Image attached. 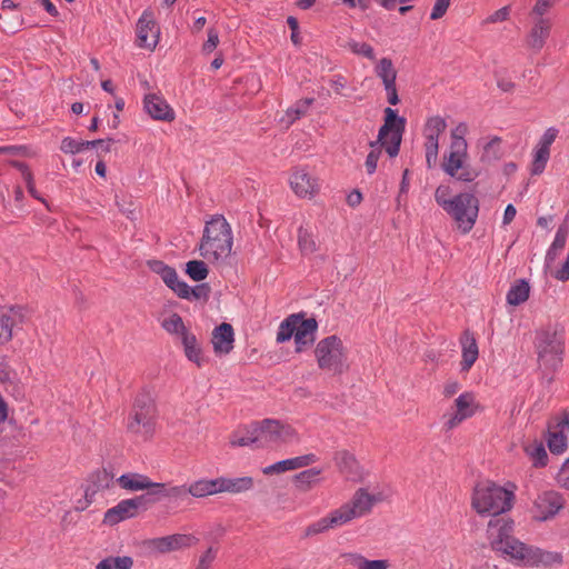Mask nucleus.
<instances>
[{
  "label": "nucleus",
  "mask_w": 569,
  "mask_h": 569,
  "mask_svg": "<svg viewBox=\"0 0 569 569\" xmlns=\"http://www.w3.org/2000/svg\"><path fill=\"white\" fill-rule=\"evenodd\" d=\"M218 480V493L221 492H231V493H240L251 489L253 485V480L251 477H240V478H226L219 477Z\"/></svg>",
  "instance_id": "obj_35"
},
{
  "label": "nucleus",
  "mask_w": 569,
  "mask_h": 569,
  "mask_svg": "<svg viewBox=\"0 0 569 569\" xmlns=\"http://www.w3.org/2000/svg\"><path fill=\"white\" fill-rule=\"evenodd\" d=\"M461 362L460 370L468 372L479 357L477 340L470 331H465L460 338Z\"/></svg>",
  "instance_id": "obj_25"
},
{
  "label": "nucleus",
  "mask_w": 569,
  "mask_h": 569,
  "mask_svg": "<svg viewBox=\"0 0 569 569\" xmlns=\"http://www.w3.org/2000/svg\"><path fill=\"white\" fill-rule=\"evenodd\" d=\"M157 407L153 392L143 388L136 396L127 418V431L143 440L150 439L156 429Z\"/></svg>",
  "instance_id": "obj_6"
},
{
  "label": "nucleus",
  "mask_w": 569,
  "mask_h": 569,
  "mask_svg": "<svg viewBox=\"0 0 569 569\" xmlns=\"http://www.w3.org/2000/svg\"><path fill=\"white\" fill-rule=\"evenodd\" d=\"M558 483L569 490V458L562 463L558 475H557Z\"/></svg>",
  "instance_id": "obj_62"
},
{
  "label": "nucleus",
  "mask_w": 569,
  "mask_h": 569,
  "mask_svg": "<svg viewBox=\"0 0 569 569\" xmlns=\"http://www.w3.org/2000/svg\"><path fill=\"white\" fill-rule=\"evenodd\" d=\"M143 109L153 120L171 122L176 118L174 110L162 96L157 93H148L144 96Z\"/></svg>",
  "instance_id": "obj_20"
},
{
  "label": "nucleus",
  "mask_w": 569,
  "mask_h": 569,
  "mask_svg": "<svg viewBox=\"0 0 569 569\" xmlns=\"http://www.w3.org/2000/svg\"><path fill=\"white\" fill-rule=\"evenodd\" d=\"M197 538L191 535L174 533L166 537L152 538L144 542L151 552L167 553L193 546Z\"/></svg>",
  "instance_id": "obj_16"
},
{
  "label": "nucleus",
  "mask_w": 569,
  "mask_h": 569,
  "mask_svg": "<svg viewBox=\"0 0 569 569\" xmlns=\"http://www.w3.org/2000/svg\"><path fill=\"white\" fill-rule=\"evenodd\" d=\"M515 522L508 517L493 518L488 523L487 537L493 550L502 549V545L513 538Z\"/></svg>",
  "instance_id": "obj_19"
},
{
  "label": "nucleus",
  "mask_w": 569,
  "mask_h": 569,
  "mask_svg": "<svg viewBox=\"0 0 569 569\" xmlns=\"http://www.w3.org/2000/svg\"><path fill=\"white\" fill-rule=\"evenodd\" d=\"M375 72L383 86L395 83L397 80V70L390 58L380 59L375 67Z\"/></svg>",
  "instance_id": "obj_41"
},
{
  "label": "nucleus",
  "mask_w": 569,
  "mask_h": 569,
  "mask_svg": "<svg viewBox=\"0 0 569 569\" xmlns=\"http://www.w3.org/2000/svg\"><path fill=\"white\" fill-rule=\"evenodd\" d=\"M118 485L127 491H146L151 492L157 482L151 481L146 475L137 472H128L117 478Z\"/></svg>",
  "instance_id": "obj_26"
},
{
  "label": "nucleus",
  "mask_w": 569,
  "mask_h": 569,
  "mask_svg": "<svg viewBox=\"0 0 569 569\" xmlns=\"http://www.w3.org/2000/svg\"><path fill=\"white\" fill-rule=\"evenodd\" d=\"M150 267L151 270L159 274L162 281L178 296L180 284H183L184 281L179 279L176 269L164 264L162 261H152Z\"/></svg>",
  "instance_id": "obj_32"
},
{
  "label": "nucleus",
  "mask_w": 569,
  "mask_h": 569,
  "mask_svg": "<svg viewBox=\"0 0 569 569\" xmlns=\"http://www.w3.org/2000/svg\"><path fill=\"white\" fill-rule=\"evenodd\" d=\"M254 431L260 448L297 445L301 441L300 433L291 425L278 419L254 421Z\"/></svg>",
  "instance_id": "obj_8"
},
{
  "label": "nucleus",
  "mask_w": 569,
  "mask_h": 569,
  "mask_svg": "<svg viewBox=\"0 0 569 569\" xmlns=\"http://www.w3.org/2000/svg\"><path fill=\"white\" fill-rule=\"evenodd\" d=\"M217 556L216 549L212 547L208 548L200 557L196 569H209Z\"/></svg>",
  "instance_id": "obj_59"
},
{
  "label": "nucleus",
  "mask_w": 569,
  "mask_h": 569,
  "mask_svg": "<svg viewBox=\"0 0 569 569\" xmlns=\"http://www.w3.org/2000/svg\"><path fill=\"white\" fill-rule=\"evenodd\" d=\"M233 329L229 323H221L212 332V346L216 353H229L233 348Z\"/></svg>",
  "instance_id": "obj_27"
},
{
  "label": "nucleus",
  "mask_w": 569,
  "mask_h": 569,
  "mask_svg": "<svg viewBox=\"0 0 569 569\" xmlns=\"http://www.w3.org/2000/svg\"><path fill=\"white\" fill-rule=\"evenodd\" d=\"M60 150L64 153L76 154L83 150V140L66 137L61 141Z\"/></svg>",
  "instance_id": "obj_55"
},
{
  "label": "nucleus",
  "mask_w": 569,
  "mask_h": 569,
  "mask_svg": "<svg viewBox=\"0 0 569 569\" xmlns=\"http://www.w3.org/2000/svg\"><path fill=\"white\" fill-rule=\"evenodd\" d=\"M184 355L188 360L194 362L198 367H201L204 362V357L202 356V350L194 335L188 333L186 337L181 339Z\"/></svg>",
  "instance_id": "obj_39"
},
{
  "label": "nucleus",
  "mask_w": 569,
  "mask_h": 569,
  "mask_svg": "<svg viewBox=\"0 0 569 569\" xmlns=\"http://www.w3.org/2000/svg\"><path fill=\"white\" fill-rule=\"evenodd\" d=\"M320 473L321 469L317 468H310L297 473L295 476L296 487L302 491L311 489L316 483L320 481Z\"/></svg>",
  "instance_id": "obj_42"
},
{
  "label": "nucleus",
  "mask_w": 569,
  "mask_h": 569,
  "mask_svg": "<svg viewBox=\"0 0 569 569\" xmlns=\"http://www.w3.org/2000/svg\"><path fill=\"white\" fill-rule=\"evenodd\" d=\"M148 505L150 502L147 492L134 498L123 499L106 511L103 522L114 526L123 520L136 517L139 509H147Z\"/></svg>",
  "instance_id": "obj_13"
},
{
  "label": "nucleus",
  "mask_w": 569,
  "mask_h": 569,
  "mask_svg": "<svg viewBox=\"0 0 569 569\" xmlns=\"http://www.w3.org/2000/svg\"><path fill=\"white\" fill-rule=\"evenodd\" d=\"M289 183L291 190L299 198L311 199L320 190L318 178L306 168H296L289 178Z\"/></svg>",
  "instance_id": "obj_17"
},
{
  "label": "nucleus",
  "mask_w": 569,
  "mask_h": 569,
  "mask_svg": "<svg viewBox=\"0 0 569 569\" xmlns=\"http://www.w3.org/2000/svg\"><path fill=\"white\" fill-rule=\"evenodd\" d=\"M569 237V224L562 223L558 227L553 241L548 248L545 257V266L549 269L552 268L555 261L565 249L567 239Z\"/></svg>",
  "instance_id": "obj_28"
},
{
  "label": "nucleus",
  "mask_w": 569,
  "mask_h": 569,
  "mask_svg": "<svg viewBox=\"0 0 569 569\" xmlns=\"http://www.w3.org/2000/svg\"><path fill=\"white\" fill-rule=\"evenodd\" d=\"M523 451L535 468H543L548 465V453L542 441L535 439L525 442Z\"/></svg>",
  "instance_id": "obj_33"
},
{
  "label": "nucleus",
  "mask_w": 569,
  "mask_h": 569,
  "mask_svg": "<svg viewBox=\"0 0 569 569\" xmlns=\"http://www.w3.org/2000/svg\"><path fill=\"white\" fill-rule=\"evenodd\" d=\"M568 429L561 419L553 429H550L547 437V445L551 453L562 455L568 447Z\"/></svg>",
  "instance_id": "obj_30"
},
{
  "label": "nucleus",
  "mask_w": 569,
  "mask_h": 569,
  "mask_svg": "<svg viewBox=\"0 0 569 569\" xmlns=\"http://www.w3.org/2000/svg\"><path fill=\"white\" fill-rule=\"evenodd\" d=\"M452 408L453 411L445 416L443 426L447 430L455 429L465 420L473 417L480 405L472 391H465L455 399Z\"/></svg>",
  "instance_id": "obj_12"
},
{
  "label": "nucleus",
  "mask_w": 569,
  "mask_h": 569,
  "mask_svg": "<svg viewBox=\"0 0 569 569\" xmlns=\"http://www.w3.org/2000/svg\"><path fill=\"white\" fill-rule=\"evenodd\" d=\"M347 562L355 569H366L368 559L357 552H349L345 555Z\"/></svg>",
  "instance_id": "obj_60"
},
{
  "label": "nucleus",
  "mask_w": 569,
  "mask_h": 569,
  "mask_svg": "<svg viewBox=\"0 0 569 569\" xmlns=\"http://www.w3.org/2000/svg\"><path fill=\"white\" fill-rule=\"evenodd\" d=\"M556 2L557 0H536L530 11L531 20H551L547 13Z\"/></svg>",
  "instance_id": "obj_50"
},
{
  "label": "nucleus",
  "mask_w": 569,
  "mask_h": 569,
  "mask_svg": "<svg viewBox=\"0 0 569 569\" xmlns=\"http://www.w3.org/2000/svg\"><path fill=\"white\" fill-rule=\"evenodd\" d=\"M298 322V315H291L286 318L278 328L277 342L282 343L295 337V330Z\"/></svg>",
  "instance_id": "obj_45"
},
{
  "label": "nucleus",
  "mask_w": 569,
  "mask_h": 569,
  "mask_svg": "<svg viewBox=\"0 0 569 569\" xmlns=\"http://www.w3.org/2000/svg\"><path fill=\"white\" fill-rule=\"evenodd\" d=\"M565 507L561 493L555 490H546L537 495L532 501L530 513L532 519L545 522L553 519Z\"/></svg>",
  "instance_id": "obj_11"
},
{
  "label": "nucleus",
  "mask_w": 569,
  "mask_h": 569,
  "mask_svg": "<svg viewBox=\"0 0 569 569\" xmlns=\"http://www.w3.org/2000/svg\"><path fill=\"white\" fill-rule=\"evenodd\" d=\"M298 243L302 253L310 254L317 250V243L312 232L300 227L298 231Z\"/></svg>",
  "instance_id": "obj_49"
},
{
  "label": "nucleus",
  "mask_w": 569,
  "mask_h": 569,
  "mask_svg": "<svg viewBox=\"0 0 569 569\" xmlns=\"http://www.w3.org/2000/svg\"><path fill=\"white\" fill-rule=\"evenodd\" d=\"M451 0H435V3L432 6L431 12H430V19L431 20H439L441 19L448 11L450 7Z\"/></svg>",
  "instance_id": "obj_57"
},
{
  "label": "nucleus",
  "mask_w": 569,
  "mask_h": 569,
  "mask_svg": "<svg viewBox=\"0 0 569 569\" xmlns=\"http://www.w3.org/2000/svg\"><path fill=\"white\" fill-rule=\"evenodd\" d=\"M133 560L129 556L107 557L99 561L96 569H131Z\"/></svg>",
  "instance_id": "obj_44"
},
{
  "label": "nucleus",
  "mask_w": 569,
  "mask_h": 569,
  "mask_svg": "<svg viewBox=\"0 0 569 569\" xmlns=\"http://www.w3.org/2000/svg\"><path fill=\"white\" fill-rule=\"evenodd\" d=\"M388 102L392 106H396L399 102V97L396 88V82L391 84L383 86Z\"/></svg>",
  "instance_id": "obj_64"
},
{
  "label": "nucleus",
  "mask_w": 569,
  "mask_h": 569,
  "mask_svg": "<svg viewBox=\"0 0 569 569\" xmlns=\"http://www.w3.org/2000/svg\"><path fill=\"white\" fill-rule=\"evenodd\" d=\"M161 326L168 333L174 335L180 339L189 333L182 318L177 313H171L169 317L164 318Z\"/></svg>",
  "instance_id": "obj_43"
},
{
  "label": "nucleus",
  "mask_w": 569,
  "mask_h": 569,
  "mask_svg": "<svg viewBox=\"0 0 569 569\" xmlns=\"http://www.w3.org/2000/svg\"><path fill=\"white\" fill-rule=\"evenodd\" d=\"M500 138H491L483 147V157L498 158L500 153Z\"/></svg>",
  "instance_id": "obj_58"
},
{
  "label": "nucleus",
  "mask_w": 569,
  "mask_h": 569,
  "mask_svg": "<svg viewBox=\"0 0 569 569\" xmlns=\"http://www.w3.org/2000/svg\"><path fill=\"white\" fill-rule=\"evenodd\" d=\"M159 28L150 10H144L137 22L138 46L153 50L158 44Z\"/></svg>",
  "instance_id": "obj_18"
},
{
  "label": "nucleus",
  "mask_w": 569,
  "mask_h": 569,
  "mask_svg": "<svg viewBox=\"0 0 569 569\" xmlns=\"http://www.w3.org/2000/svg\"><path fill=\"white\" fill-rule=\"evenodd\" d=\"M530 550L531 546H528L513 537L511 540H508L502 545V549H497L496 551L528 566Z\"/></svg>",
  "instance_id": "obj_29"
},
{
  "label": "nucleus",
  "mask_w": 569,
  "mask_h": 569,
  "mask_svg": "<svg viewBox=\"0 0 569 569\" xmlns=\"http://www.w3.org/2000/svg\"><path fill=\"white\" fill-rule=\"evenodd\" d=\"M532 24L527 34L526 42L528 48L535 52H539L546 44L550 36L552 21L551 20H531Z\"/></svg>",
  "instance_id": "obj_24"
},
{
  "label": "nucleus",
  "mask_w": 569,
  "mask_h": 569,
  "mask_svg": "<svg viewBox=\"0 0 569 569\" xmlns=\"http://www.w3.org/2000/svg\"><path fill=\"white\" fill-rule=\"evenodd\" d=\"M219 43V36L218 32L213 29H210L208 31V39L202 46V51L204 53H211Z\"/></svg>",
  "instance_id": "obj_61"
},
{
  "label": "nucleus",
  "mask_w": 569,
  "mask_h": 569,
  "mask_svg": "<svg viewBox=\"0 0 569 569\" xmlns=\"http://www.w3.org/2000/svg\"><path fill=\"white\" fill-rule=\"evenodd\" d=\"M530 295V284L525 279L515 281L509 288L506 300L510 306H519L526 302Z\"/></svg>",
  "instance_id": "obj_37"
},
{
  "label": "nucleus",
  "mask_w": 569,
  "mask_h": 569,
  "mask_svg": "<svg viewBox=\"0 0 569 569\" xmlns=\"http://www.w3.org/2000/svg\"><path fill=\"white\" fill-rule=\"evenodd\" d=\"M535 350L540 369L557 370L563 359L565 338L556 327H546L536 331Z\"/></svg>",
  "instance_id": "obj_7"
},
{
  "label": "nucleus",
  "mask_w": 569,
  "mask_h": 569,
  "mask_svg": "<svg viewBox=\"0 0 569 569\" xmlns=\"http://www.w3.org/2000/svg\"><path fill=\"white\" fill-rule=\"evenodd\" d=\"M189 495L193 498H204L218 493V480L201 478L188 485Z\"/></svg>",
  "instance_id": "obj_38"
},
{
  "label": "nucleus",
  "mask_w": 569,
  "mask_h": 569,
  "mask_svg": "<svg viewBox=\"0 0 569 569\" xmlns=\"http://www.w3.org/2000/svg\"><path fill=\"white\" fill-rule=\"evenodd\" d=\"M150 505L168 498L174 503L182 502L189 495L188 485L170 486L157 482L153 491L147 492Z\"/></svg>",
  "instance_id": "obj_23"
},
{
  "label": "nucleus",
  "mask_w": 569,
  "mask_h": 569,
  "mask_svg": "<svg viewBox=\"0 0 569 569\" xmlns=\"http://www.w3.org/2000/svg\"><path fill=\"white\" fill-rule=\"evenodd\" d=\"M386 498L387 495L379 488H375L372 491L368 487L358 488L348 501L310 523L306 528L305 535L307 537L321 535L367 517L372 512L375 506Z\"/></svg>",
  "instance_id": "obj_1"
},
{
  "label": "nucleus",
  "mask_w": 569,
  "mask_h": 569,
  "mask_svg": "<svg viewBox=\"0 0 569 569\" xmlns=\"http://www.w3.org/2000/svg\"><path fill=\"white\" fill-rule=\"evenodd\" d=\"M558 133L559 130L557 128L549 127L533 147L530 167V173L532 176H539L545 171L550 159V147L556 141Z\"/></svg>",
  "instance_id": "obj_14"
},
{
  "label": "nucleus",
  "mask_w": 569,
  "mask_h": 569,
  "mask_svg": "<svg viewBox=\"0 0 569 569\" xmlns=\"http://www.w3.org/2000/svg\"><path fill=\"white\" fill-rule=\"evenodd\" d=\"M435 200L452 218L462 233H468L476 224L479 200L473 193L461 192L451 196V188L447 184H440L436 189Z\"/></svg>",
  "instance_id": "obj_4"
},
{
  "label": "nucleus",
  "mask_w": 569,
  "mask_h": 569,
  "mask_svg": "<svg viewBox=\"0 0 569 569\" xmlns=\"http://www.w3.org/2000/svg\"><path fill=\"white\" fill-rule=\"evenodd\" d=\"M468 124L466 122L458 123L452 130L450 134V146L449 147H468V142L466 140V136L468 133Z\"/></svg>",
  "instance_id": "obj_52"
},
{
  "label": "nucleus",
  "mask_w": 569,
  "mask_h": 569,
  "mask_svg": "<svg viewBox=\"0 0 569 569\" xmlns=\"http://www.w3.org/2000/svg\"><path fill=\"white\" fill-rule=\"evenodd\" d=\"M461 389V385L458 380H449L443 386L442 395L446 398L455 396Z\"/></svg>",
  "instance_id": "obj_63"
},
{
  "label": "nucleus",
  "mask_w": 569,
  "mask_h": 569,
  "mask_svg": "<svg viewBox=\"0 0 569 569\" xmlns=\"http://www.w3.org/2000/svg\"><path fill=\"white\" fill-rule=\"evenodd\" d=\"M335 463L348 478L356 480L360 476V467L352 453L341 450L335 453Z\"/></svg>",
  "instance_id": "obj_31"
},
{
  "label": "nucleus",
  "mask_w": 569,
  "mask_h": 569,
  "mask_svg": "<svg viewBox=\"0 0 569 569\" xmlns=\"http://www.w3.org/2000/svg\"><path fill=\"white\" fill-rule=\"evenodd\" d=\"M233 233L230 223L223 216L211 217L204 224L198 244L199 254L214 266L223 264L231 256Z\"/></svg>",
  "instance_id": "obj_2"
},
{
  "label": "nucleus",
  "mask_w": 569,
  "mask_h": 569,
  "mask_svg": "<svg viewBox=\"0 0 569 569\" xmlns=\"http://www.w3.org/2000/svg\"><path fill=\"white\" fill-rule=\"evenodd\" d=\"M210 295V287L208 283H200L190 287L187 282L180 284L178 297L187 300H207Z\"/></svg>",
  "instance_id": "obj_40"
},
{
  "label": "nucleus",
  "mask_w": 569,
  "mask_h": 569,
  "mask_svg": "<svg viewBox=\"0 0 569 569\" xmlns=\"http://www.w3.org/2000/svg\"><path fill=\"white\" fill-rule=\"evenodd\" d=\"M13 321L7 313L0 315V345L8 342L12 338Z\"/></svg>",
  "instance_id": "obj_54"
},
{
  "label": "nucleus",
  "mask_w": 569,
  "mask_h": 569,
  "mask_svg": "<svg viewBox=\"0 0 569 569\" xmlns=\"http://www.w3.org/2000/svg\"><path fill=\"white\" fill-rule=\"evenodd\" d=\"M230 443L234 447H247L256 445L258 447V433L254 431V422L246 428L244 435L234 433L230 438Z\"/></svg>",
  "instance_id": "obj_46"
},
{
  "label": "nucleus",
  "mask_w": 569,
  "mask_h": 569,
  "mask_svg": "<svg viewBox=\"0 0 569 569\" xmlns=\"http://www.w3.org/2000/svg\"><path fill=\"white\" fill-rule=\"evenodd\" d=\"M318 366L322 370L341 373L347 367V351L337 336L320 340L315 349Z\"/></svg>",
  "instance_id": "obj_9"
},
{
  "label": "nucleus",
  "mask_w": 569,
  "mask_h": 569,
  "mask_svg": "<svg viewBox=\"0 0 569 569\" xmlns=\"http://www.w3.org/2000/svg\"><path fill=\"white\" fill-rule=\"evenodd\" d=\"M443 172L461 182H472L479 172L469 163L468 147H449L441 163Z\"/></svg>",
  "instance_id": "obj_10"
},
{
  "label": "nucleus",
  "mask_w": 569,
  "mask_h": 569,
  "mask_svg": "<svg viewBox=\"0 0 569 569\" xmlns=\"http://www.w3.org/2000/svg\"><path fill=\"white\" fill-rule=\"evenodd\" d=\"M446 120L439 116L431 117L427 120L423 136L426 149V163L428 168L435 166L439 151V137L446 130Z\"/></svg>",
  "instance_id": "obj_15"
},
{
  "label": "nucleus",
  "mask_w": 569,
  "mask_h": 569,
  "mask_svg": "<svg viewBox=\"0 0 569 569\" xmlns=\"http://www.w3.org/2000/svg\"><path fill=\"white\" fill-rule=\"evenodd\" d=\"M319 460L315 453H306L302 456L293 457L277 461L262 469L264 475L282 473L286 471L297 470L300 468L309 467Z\"/></svg>",
  "instance_id": "obj_21"
},
{
  "label": "nucleus",
  "mask_w": 569,
  "mask_h": 569,
  "mask_svg": "<svg viewBox=\"0 0 569 569\" xmlns=\"http://www.w3.org/2000/svg\"><path fill=\"white\" fill-rule=\"evenodd\" d=\"M516 485L508 482L500 486L493 481L478 482L473 489L471 506L480 516H499L511 510Z\"/></svg>",
  "instance_id": "obj_5"
},
{
  "label": "nucleus",
  "mask_w": 569,
  "mask_h": 569,
  "mask_svg": "<svg viewBox=\"0 0 569 569\" xmlns=\"http://www.w3.org/2000/svg\"><path fill=\"white\" fill-rule=\"evenodd\" d=\"M528 566H553L562 562V556L556 551L543 550L538 547L531 546L530 557L528 558Z\"/></svg>",
  "instance_id": "obj_34"
},
{
  "label": "nucleus",
  "mask_w": 569,
  "mask_h": 569,
  "mask_svg": "<svg viewBox=\"0 0 569 569\" xmlns=\"http://www.w3.org/2000/svg\"><path fill=\"white\" fill-rule=\"evenodd\" d=\"M13 166L21 172V176H22L24 182L27 183L29 193L33 198L43 201L40 198L36 187H34L33 177H32V173H31L29 167L23 162H13Z\"/></svg>",
  "instance_id": "obj_53"
},
{
  "label": "nucleus",
  "mask_w": 569,
  "mask_h": 569,
  "mask_svg": "<svg viewBox=\"0 0 569 569\" xmlns=\"http://www.w3.org/2000/svg\"><path fill=\"white\" fill-rule=\"evenodd\" d=\"M347 48L353 54L362 56L371 61L376 60V53H375L373 48L366 42H359V41L351 39L347 42Z\"/></svg>",
  "instance_id": "obj_51"
},
{
  "label": "nucleus",
  "mask_w": 569,
  "mask_h": 569,
  "mask_svg": "<svg viewBox=\"0 0 569 569\" xmlns=\"http://www.w3.org/2000/svg\"><path fill=\"white\" fill-rule=\"evenodd\" d=\"M405 128L406 119L399 117L397 110L390 107L386 108L385 123L379 129L378 138L369 143L370 151L365 162L368 174L371 176L376 172L383 148L391 158L399 153Z\"/></svg>",
  "instance_id": "obj_3"
},
{
  "label": "nucleus",
  "mask_w": 569,
  "mask_h": 569,
  "mask_svg": "<svg viewBox=\"0 0 569 569\" xmlns=\"http://www.w3.org/2000/svg\"><path fill=\"white\" fill-rule=\"evenodd\" d=\"M510 16V6H505L497 11L489 14L483 21L482 24H492L498 22H503L509 19Z\"/></svg>",
  "instance_id": "obj_56"
},
{
  "label": "nucleus",
  "mask_w": 569,
  "mask_h": 569,
  "mask_svg": "<svg viewBox=\"0 0 569 569\" xmlns=\"http://www.w3.org/2000/svg\"><path fill=\"white\" fill-rule=\"evenodd\" d=\"M317 329L318 323L313 318L305 319L298 315V322L293 337L297 352H301L315 342Z\"/></svg>",
  "instance_id": "obj_22"
},
{
  "label": "nucleus",
  "mask_w": 569,
  "mask_h": 569,
  "mask_svg": "<svg viewBox=\"0 0 569 569\" xmlns=\"http://www.w3.org/2000/svg\"><path fill=\"white\" fill-rule=\"evenodd\" d=\"M94 477L97 480V487L96 488L89 487L86 490V498L88 499V502L92 501V498L98 489L109 488L113 481V475L106 469L98 471L94 475Z\"/></svg>",
  "instance_id": "obj_48"
},
{
  "label": "nucleus",
  "mask_w": 569,
  "mask_h": 569,
  "mask_svg": "<svg viewBox=\"0 0 569 569\" xmlns=\"http://www.w3.org/2000/svg\"><path fill=\"white\" fill-rule=\"evenodd\" d=\"M206 260H190L186 263V273L193 281H202L208 274L209 270L204 262Z\"/></svg>",
  "instance_id": "obj_47"
},
{
  "label": "nucleus",
  "mask_w": 569,
  "mask_h": 569,
  "mask_svg": "<svg viewBox=\"0 0 569 569\" xmlns=\"http://www.w3.org/2000/svg\"><path fill=\"white\" fill-rule=\"evenodd\" d=\"M312 103V98H306L297 101L292 107L287 109L286 113L279 119V122L284 128H289L293 122L307 113Z\"/></svg>",
  "instance_id": "obj_36"
}]
</instances>
